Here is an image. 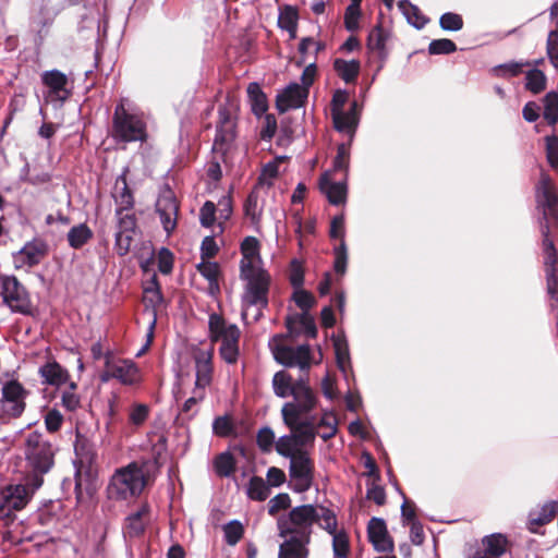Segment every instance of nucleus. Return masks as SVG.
<instances>
[{
    "label": "nucleus",
    "instance_id": "nucleus-1",
    "mask_svg": "<svg viewBox=\"0 0 558 558\" xmlns=\"http://www.w3.org/2000/svg\"><path fill=\"white\" fill-rule=\"evenodd\" d=\"M314 523L331 536L333 558H349L350 537L344 529H339L336 513L323 505H302L291 509L287 519L278 522L281 537L294 535L311 542Z\"/></svg>",
    "mask_w": 558,
    "mask_h": 558
},
{
    "label": "nucleus",
    "instance_id": "nucleus-2",
    "mask_svg": "<svg viewBox=\"0 0 558 558\" xmlns=\"http://www.w3.org/2000/svg\"><path fill=\"white\" fill-rule=\"evenodd\" d=\"M241 253L240 277L245 281L241 316L245 322H257L262 310L267 306L269 276L262 267L259 242L256 238H245L241 244Z\"/></svg>",
    "mask_w": 558,
    "mask_h": 558
},
{
    "label": "nucleus",
    "instance_id": "nucleus-3",
    "mask_svg": "<svg viewBox=\"0 0 558 558\" xmlns=\"http://www.w3.org/2000/svg\"><path fill=\"white\" fill-rule=\"evenodd\" d=\"M274 393L279 398L292 397L281 408V416L284 424H293L298 414H311L318 404V397L308 384L301 377L293 380L286 371L275 373L272 377Z\"/></svg>",
    "mask_w": 558,
    "mask_h": 558
},
{
    "label": "nucleus",
    "instance_id": "nucleus-4",
    "mask_svg": "<svg viewBox=\"0 0 558 558\" xmlns=\"http://www.w3.org/2000/svg\"><path fill=\"white\" fill-rule=\"evenodd\" d=\"M290 434L279 437L276 441V451L290 462L299 456H310L317 436L315 416L311 414H298L293 424H284Z\"/></svg>",
    "mask_w": 558,
    "mask_h": 558
},
{
    "label": "nucleus",
    "instance_id": "nucleus-5",
    "mask_svg": "<svg viewBox=\"0 0 558 558\" xmlns=\"http://www.w3.org/2000/svg\"><path fill=\"white\" fill-rule=\"evenodd\" d=\"M147 482L145 465L131 462L114 471L107 485L106 494L108 499L113 501H130L143 493Z\"/></svg>",
    "mask_w": 558,
    "mask_h": 558
},
{
    "label": "nucleus",
    "instance_id": "nucleus-6",
    "mask_svg": "<svg viewBox=\"0 0 558 558\" xmlns=\"http://www.w3.org/2000/svg\"><path fill=\"white\" fill-rule=\"evenodd\" d=\"M112 135L118 142H145L147 124L142 112L126 98L120 100L113 113Z\"/></svg>",
    "mask_w": 558,
    "mask_h": 558
},
{
    "label": "nucleus",
    "instance_id": "nucleus-7",
    "mask_svg": "<svg viewBox=\"0 0 558 558\" xmlns=\"http://www.w3.org/2000/svg\"><path fill=\"white\" fill-rule=\"evenodd\" d=\"M24 453L32 472L31 485L38 489L44 482L43 474L53 465L54 449L41 434L33 432L26 437Z\"/></svg>",
    "mask_w": 558,
    "mask_h": 558
},
{
    "label": "nucleus",
    "instance_id": "nucleus-8",
    "mask_svg": "<svg viewBox=\"0 0 558 558\" xmlns=\"http://www.w3.org/2000/svg\"><path fill=\"white\" fill-rule=\"evenodd\" d=\"M268 345L274 359L287 367H298L301 372H307L314 363H317L308 344L288 345L282 335L274 336Z\"/></svg>",
    "mask_w": 558,
    "mask_h": 558
},
{
    "label": "nucleus",
    "instance_id": "nucleus-9",
    "mask_svg": "<svg viewBox=\"0 0 558 558\" xmlns=\"http://www.w3.org/2000/svg\"><path fill=\"white\" fill-rule=\"evenodd\" d=\"M209 337L213 342H221L220 356L229 364L236 362L241 331L234 324H228L220 315L211 314L208 319Z\"/></svg>",
    "mask_w": 558,
    "mask_h": 558
},
{
    "label": "nucleus",
    "instance_id": "nucleus-10",
    "mask_svg": "<svg viewBox=\"0 0 558 558\" xmlns=\"http://www.w3.org/2000/svg\"><path fill=\"white\" fill-rule=\"evenodd\" d=\"M162 302L163 298L157 283L156 276H153L150 281H148L144 287L143 303L145 310L143 315L147 317L148 328L146 332V342L137 355H142L146 352L153 342L155 327L157 324V308L162 304Z\"/></svg>",
    "mask_w": 558,
    "mask_h": 558
},
{
    "label": "nucleus",
    "instance_id": "nucleus-11",
    "mask_svg": "<svg viewBox=\"0 0 558 558\" xmlns=\"http://www.w3.org/2000/svg\"><path fill=\"white\" fill-rule=\"evenodd\" d=\"M1 295L3 302L12 312L23 315L32 313L29 295L14 276H4L1 278Z\"/></svg>",
    "mask_w": 558,
    "mask_h": 558
},
{
    "label": "nucleus",
    "instance_id": "nucleus-12",
    "mask_svg": "<svg viewBox=\"0 0 558 558\" xmlns=\"http://www.w3.org/2000/svg\"><path fill=\"white\" fill-rule=\"evenodd\" d=\"M213 356L214 347L211 344L197 345L192 349V359L195 365V386L194 389L206 393V388L213 380Z\"/></svg>",
    "mask_w": 558,
    "mask_h": 558
},
{
    "label": "nucleus",
    "instance_id": "nucleus-13",
    "mask_svg": "<svg viewBox=\"0 0 558 558\" xmlns=\"http://www.w3.org/2000/svg\"><path fill=\"white\" fill-rule=\"evenodd\" d=\"M31 480L27 485H9L1 490L0 515H9L13 510L23 509L28 502L32 494L35 492Z\"/></svg>",
    "mask_w": 558,
    "mask_h": 558
},
{
    "label": "nucleus",
    "instance_id": "nucleus-14",
    "mask_svg": "<svg viewBox=\"0 0 558 558\" xmlns=\"http://www.w3.org/2000/svg\"><path fill=\"white\" fill-rule=\"evenodd\" d=\"M290 485L294 492L308 490L314 480V462L310 456H299L289 465Z\"/></svg>",
    "mask_w": 558,
    "mask_h": 558
},
{
    "label": "nucleus",
    "instance_id": "nucleus-15",
    "mask_svg": "<svg viewBox=\"0 0 558 558\" xmlns=\"http://www.w3.org/2000/svg\"><path fill=\"white\" fill-rule=\"evenodd\" d=\"M28 392L23 385L10 379L2 386L1 405L3 411L13 417L20 416L25 409V399Z\"/></svg>",
    "mask_w": 558,
    "mask_h": 558
},
{
    "label": "nucleus",
    "instance_id": "nucleus-16",
    "mask_svg": "<svg viewBox=\"0 0 558 558\" xmlns=\"http://www.w3.org/2000/svg\"><path fill=\"white\" fill-rule=\"evenodd\" d=\"M218 113L219 120L213 149L223 154L234 138L233 106H220Z\"/></svg>",
    "mask_w": 558,
    "mask_h": 558
},
{
    "label": "nucleus",
    "instance_id": "nucleus-17",
    "mask_svg": "<svg viewBox=\"0 0 558 558\" xmlns=\"http://www.w3.org/2000/svg\"><path fill=\"white\" fill-rule=\"evenodd\" d=\"M111 378H116L124 385H133L140 380L138 368L132 361L107 357L101 379L107 381Z\"/></svg>",
    "mask_w": 558,
    "mask_h": 558
},
{
    "label": "nucleus",
    "instance_id": "nucleus-18",
    "mask_svg": "<svg viewBox=\"0 0 558 558\" xmlns=\"http://www.w3.org/2000/svg\"><path fill=\"white\" fill-rule=\"evenodd\" d=\"M47 244L41 240L27 242L19 252L13 254L15 268H29L41 262L47 255Z\"/></svg>",
    "mask_w": 558,
    "mask_h": 558
},
{
    "label": "nucleus",
    "instance_id": "nucleus-19",
    "mask_svg": "<svg viewBox=\"0 0 558 558\" xmlns=\"http://www.w3.org/2000/svg\"><path fill=\"white\" fill-rule=\"evenodd\" d=\"M308 90L299 83H291L276 98V107L283 113L291 109L301 108L307 99Z\"/></svg>",
    "mask_w": 558,
    "mask_h": 558
},
{
    "label": "nucleus",
    "instance_id": "nucleus-20",
    "mask_svg": "<svg viewBox=\"0 0 558 558\" xmlns=\"http://www.w3.org/2000/svg\"><path fill=\"white\" fill-rule=\"evenodd\" d=\"M367 533L369 542L377 551L391 553L393 550V542L383 519L372 518L367 525Z\"/></svg>",
    "mask_w": 558,
    "mask_h": 558
},
{
    "label": "nucleus",
    "instance_id": "nucleus-21",
    "mask_svg": "<svg viewBox=\"0 0 558 558\" xmlns=\"http://www.w3.org/2000/svg\"><path fill=\"white\" fill-rule=\"evenodd\" d=\"M41 81L48 88V98L50 100L64 101L70 92L66 89L68 77L58 70L45 71L41 74Z\"/></svg>",
    "mask_w": 558,
    "mask_h": 558
},
{
    "label": "nucleus",
    "instance_id": "nucleus-22",
    "mask_svg": "<svg viewBox=\"0 0 558 558\" xmlns=\"http://www.w3.org/2000/svg\"><path fill=\"white\" fill-rule=\"evenodd\" d=\"M178 204L170 193L160 196L156 203V209L165 231L170 234L177 226Z\"/></svg>",
    "mask_w": 558,
    "mask_h": 558
},
{
    "label": "nucleus",
    "instance_id": "nucleus-23",
    "mask_svg": "<svg viewBox=\"0 0 558 558\" xmlns=\"http://www.w3.org/2000/svg\"><path fill=\"white\" fill-rule=\"evenodd\" d=\"M150 521V507L143 504L140 508L125 518L123 533L130 537L140 536Z\"/></svg>",
    "mask_w": 558,
    "mask_h": 558
},
{
    "label": "nucleus",
    "instance_id": "nucleus-24",
    "mask_svg": "<svg viewBox=\"0 0 558 558\" xmlns=\"http://www.w3.org/2000/svg\"><path fill=\"white\" fill-rule=\"evenodd\" d=\"M319 187L332 205H340L345 202V182H332L330 179V172H326L322 175L319 180Z\"/></svg>",
    "mask_w": 558,
    "mask_h": 558
},
{
    "label": "nucleus",
    "instance_id": "nucleus-25",
    "mask_svg": "<svg viewBox=\"0 0 558 558\" xmlns=\"http://www.w3.org/2000/svg\"><path fill=\"white\" fill-rule=\"evenodd\" d=\"M288 538L280 545L278 558H307L310 542L304 538L288 535Z\"/></svg>",
    "mask_w": 558,
    "mask_h": 558
},
{
    "label": "nucleus",
    "instance_id": "nucleus-26",
    "mask_svg": "<svg viewBox=\"0 0 558 558\" xmlns=\"http://www.w3.org/2000/svg\"><path fill=\"white\" fill-rule=\"evenodd\" d=\"M357 104L353 101L350 105L348 110H343L340 113H336L332 117L335 129L342 133H348L352 135L357 125V113H356Z\"/></svg>",
    "mask_w": 558,
    "mask_h": 558
},
{
    "label": "nucleus",
    "instance_id": "nucleus-27",
    "mask_svg": "<svg viewBox=\"0 0 558 558\" xmlns=\"http://www.w3.org/2000/svg\"><path fill=\"white\" fill-rule=\"evenodd\" d=\"M39 374L44 383L60 387L69 379L68 372L57 362H48L39 368Z\"/></svg>",
    "mask_w": 558,
    "mask_h": 558
},
{
    "label": "nucleus",
    "instance_id": "nucleus-28",
    "mask_svg": "<svg viewBox=\"0 0 558 558\" xmlns=\"http://www.w3.org/2000/svg\"><path fill=\"white\" fill-rule=\"evenodd\" d=\"M129 172V168L125 167L122 173L117 178L114 183L113 196L117 203L120 205L121 209L125 210L133 206V196L131 191L129 190L126 182V174Z\"/></svg>",
    "mask_w": 558,
    "mask_h": 558
},
{
    "label": "nucleus",
    "instance_id": "nucleus-29",
    "mask_svg": "<svg viewBox=\"0 0 558 558\" xmlns=\"http://www.w3.org/2000/svg\"><path fill=\"white\" fill-rule=\"evenodd\" d=\"M316 432L324 440L332 438L338 432V421L331 410H323L318 422L315 421Z\"/></svg>",
    "mask_w": 558,
    "mask_h": 558
},
{
    "label": "nucleus",
    "instance_id": "nucleus-30",
    "mask_svg": "<svg viewBox=\"0 0 558 558\" xmlns=\"http://www.w3.org/2000/svg\"><path fill=\"white\" fill-rule=\"evenodd\" d=\"M558 511V504L550 501L545 504L537 512L530 514L529 526L532 532H536V527L550 522Z\"/></svg>",
    "mask_w": 558,
    "mask_h": 558
},
{
    "label": "nucleus",
    "instance_id": "nucleus-31",
    "mask_svg": "<svg viewBox=\"0 0 558 558\" xmlns=\"http://www.w3.org/2000/svg\"><path fill=\"white\" fill-rule=\"evenodd\" d=\"M247 96L252 107V111L256 116L264 114L268 109V101L265 93L262 90L258 83L253 82L247 86Z\"/></svg>",
    "mask_w": 558,
    "mask_h": 558
},
{
    "label": "nucleus",
    "instance_id": "nucleus-32",
    "mask_svg": "<svg viewBox=\"0 0 558 558\" xmlns=\"http://www.w3.org/2000/svg\"><path fill=\"white\" fill-rule=\"evenodd\" d=\"M398 7L408 22L414 27L420 29L427 23V19L421 13L420 9L408 0L399 1Z\"/></svg>",
    "mask_w": 558,
    "mask_h": 558
},
{
    "label": "nucleus",
    "instance_id": "nucleus-33",
    "mask_svg": "<svg viewBox=\"0 0 558 558\" xmlns=\"http://www.w3.org/2000/svg\"><path fill=\"white\" fill-rule=\"evenodd\" d=\"M278 26L290 33L291 37H295L298 26V11L291 7L286 5L279 12Z\"/></svg>",
    "mask_w": 558,
    "mask_h": 558
},
{
    "label": "nucleus",
    "instance_id": "nucleus-34",
    "mask_svg": "<svg viewBox=\"0 0 558 558\" xmlns=\"http://www.w3.org/2000/svg\"><path fill=\"white\" fill-rule=\"evenodd\" d=\"M92 236V230L85 223H81L70 229L68 233V241L71 247L80 248L87 243Z\"/></svg>",
    "mask_w": 558,
    "mask_h": 558
},
{
    "label": "nucleus",
    "instance_id": "nucleus-35",
    "mask_svg": "<svg viewBox=\"0 0 558 558\" xmlns=\"http://www.w3.org/2000/svg\"><path fill=\"white\" fill-rule=\"evenodd\" d=\"M246 494L253 500L264 501L268 498L270 489L262 477L253 476L248 482Z\"/></svg>",
    "mask_w": 558,
    "mask_h": 558
},
{
    "label": "nucleus",
    "instance_id": "nucleus-36",
    "mask_svg": "<svg viewBox=\"0 0 558 558\" xmlns=\"http://www.w3.org/2000/svg\"><path fill=\"white\" fill-rule=\"evenodd\" d=\"M335 70L344 82L350 83L355 80L360 72V62L356 60L345 61L337 59L335 61Z\"/></svg>",
    "mask_w": 558,
    "mask_h": 558
},
{
    "label": "nucleus",
    "instance_id": "nucleus-37",
    "mask_svg": "<svg viewBox=\"0 0 558 558\" xmlns=\"http://www.w3.org/2000/svg\"><path fill=\"white\" fill-rule=\"evenodd\" d=\"M388 40V33L380 26H375L367 38V47L371 50L377 51L379 54L385 52L386 43Z\"/></svg>",
    "mask_w": 558,
    "mask_h": 558
},
{
    "label": "nucleus",
    "instance_id": "nucleus-38",
    "mask_svg": "<svg viewBox=\"0 0 558 558\" xmlns=\"http://www.w3.org/2000/svg\"><path fill=\"white\" fill-rule=\"evenodd\" d=\"M483 543L485 546V550L481 555H489L495 558H498L506 551L507 541L500 534L487 536L485 537Z\"/></svg>",
    "mask_w": 558,
    "mask_h": 558
},
{
    "label": "nucleus",
    "instance_id": "nucleus-39",
    "mask_svg": "<svg viewBox=\"0 0 558 558\" xmlns=\"http://www.w3.org/2000/svg\"><path fill=\"white\" fill-rule=\"evenodd\" d=\"M149 415V407L144 403H133L128 411V422L134 427L142 426Z\"/></svg>",
    "mask_w": 558,
    "mask_h": 558
},
{
    "label": "nucleus",
    "instance_id": "nucleus-40",
    "mask_svg": "<svg viewBox=\"0 0 558 558\" xmlns=\"http://www.w3.org/2000/svg\"><path fill=\"white\" fill-rule=\"evenodd\" d=\"M544 119L551 125L558 122V94L548 93L544 98Z\"/></svg>",
    "mask_w": 558,
    "mask_h": 558
},
{
    "label": "nucleus",
    "instance_id": "nucleus-41",
    "mask_svg": "<svg viewBox=\"0 0 558 558\" xmlns=\"http://www.w3.org/2000/svg\"><path fill=\"white\" fill-rule=\"evenodd\" d=\"M284 160L286 157L280 156L266 163L259 175V184L270 186L279 173V165Z\"/></svg>",
    "mask_w": 558,
    "mask_h": 558
},
{
    "label": "nucleus",
    "instance_id": "nucleus-42",
    "mask_svg": "<svg viewBox=\"0 0 558 558\" xmlns=\"http://www.w3.org/2000/svg\"><path fill=\"white\" fill-rule=\"evenodd\" d=\"M335 352L337 359V365L339 369L345 374L348 368L350 367V354L349 347L344 339H336L335 340Z\"/></svg>",
    "mask_w": 558,
    "mask_h": 558
},
{
    "label": "nucleus",
    "instance_id": "nucleus-43",
    "mask_svg": "<svg viewBox=\"0 0 558 558\" xmlns=\"http://www.w3.org/2000/svg\"><path fill=\"white\" fill-rule=\"evenodd\" d=\"M525 87L533 94H538L546 87V76L537 69L527 71Z\"/></svg>",
    "mask_w": 558,
    "mask_h": 558
},
{
    "label": "nucleus",
    "instance_id": "nucleus-44",
    "mask_svg": "<svg viewBox=\"0 0 558 558\" xmlns=\"http://www.w3.org/2000/svg\"><path fill=\"white\" fill-rule=\"evenodd\" d=\"M197 270L204 278H206L209 281V286L211 289L214 286L218 288L219 266L217 263L210 262L208 259H203L197 265Z\"/></svg>",
    "mask_w": 558,
    "mask_h": 558
},
{
    "label": "nucleus",
    "instance_id": "nucleus-45",
    "mask_svg": "<svg viewBox=\"0 0 558 558\" xmlns=\"http://www.w3.org/2000/svg\"><path fill=\"white\" fill-rule=\"evenodd\" d=\"M256 441L258 448L265 453L270 452L274 448L276 449V436L274 430L268 426L258 430Z\"/></svg>",
    "mask_w": 558,
    "mask_h": 558
},
{
    "label": "nucleus",
    "instance_id": "nucleus-46",
    "mask_svg": "<svg viewBox=\"0 0 558 558\" xmlns=\"http://www.w3.org/2000/svg\"><path fill=\"white\" fill-rule=\"evenodd\" d=\"M235 461L231 453H220L215 460V470L220 476H229L233 473Z\"/></svg>",
    "mask_w": 558,
    "mask_h": 558
},
{
    "label": "nucleus",
    "instance_id": "nucleus-47",
    "mask_svg": "<svg viewBox=\"0 0 558 558\" xmlns=\"http://www.w3.org/2000/svg\"><path fill=\"white\" fill-rule=\"evenodd\" d=\"M293 300L295 304L302 310V314H307L315 304L314 295L302 288L295 289L293 293Z\"/></svg>",
    "mask_w": 558,
    "mask_h": 558
},
{
    "label": "nucleus",
    "instance_id": "nucleus-48",
    "mask_svg": "<svg viewBox=\"0 0 558 558\" xmlns=\"http://www.w3.org/2000/svg\"><path fill=\"white\" fill-rule=\"evenodd\" d=\"M439 24L444 31L457 32L463 27V20L457 13L447 12L440 16Z\"/></svg>",
    "mask_w": 558,
    "mask_h": 558
},
{
    "label": "nucleus",
    "instance_id": "nucleus-49",
    "mask_svg": "<svg viewBox=\"0 0 558 558\" xmlns=\"http://www.w3.org/2000/svg\"><path fill=\"white\" fill-rule=\"evenodd\" d=\"M133 232L128 230H118L116 234V250L119 255H125L132 245Z\"/></svg>",
    "mask_w": 558,
    "mask_h": 558
},
{
    "label": "nucleus",
    "instance_id": "nucleus-50",
    "mask_svg": "<svg viewBox=\"0 0 558 558\" xmlns=\"http://www.w3.org/2000/svg\"><path fill=\"white\" fill-rule=\"evenodd\" d=\"M456 44L447 38L435 39L430 41L428 46V51L430 54H441V53H451L456 51Z\"/></svg>",
    "mask_w": 558,
    "mask_h": 558
},
{
    "label": "nucleus",
    "instance_id": "nucleus-51",
    "mask_svg": "<svg viewBox=\"0 0 558 558\" xmlns=\"http://www.w3.org/2000/svg\"><path fill=\"white\" fill-rule=\"evenodd\" d=\"M213 430L217 436L228 437L234 432L233 424L228 416H219L213 423Z\"/></svg>",
    "mask_w": 558,
    "mask_h": 558
},
{
    "label": "nucleus",
    "instance_id": "nucleus-52",
    "mask_svg": "<svg viewBox=\"0 0 558 558\" xmlns=\"http://www.w3.org/2000/svg\"><path fill=\"white\" fill-rule=\"evenodd\" d=\"M223 532L226 542L235 545L243 536V526L240 522L232 521L225 526Z\"/></svg>",
    "mask_w": 558,
    "mask_h": 558
},
{
    "label": "nucleus",
    "instance_id": "nucleus-53",
    "mask_svg": "<svg viewBox=\"0 0 558 558\" xmlns=\"http://www.w3.org/2000/svg\"><path fill=\"white\" fill-rule=\"evenodd\" d=\"M350 149L345 144H340L337 149V156L333 160V171H347L349 168Z\"/></svg>",
    "mask_w": 558,
    "mask_h": 558
},
{
    "label": "nucleus",
    "instance_id": "nucleus-54",
    "mask_svg": "<svg viewBox=\"0 0 558 558\" xmlns=\"http://www.w3.org/2000/svg\"><path fill=\"white\" fill-rule=\"evenodd\" d=\"M76 385L70 384L68 390H64L61 396V403L68 411H75L80 407V397L74 392Z\"/></svg>",
    "mask_w": 558,
    "mask_h": 558
},
{
    "label": "nucleus",
    "instance_id": "nucleus-55",
    "mask_svg": "<svg viewBox=\"0 0 558 558\" xmlns=\"http://www.w3.org/2000/svg\"><path fill=\"white\" fill-rule=\"evenodd\" d=\"M291 499L288 494H278L268 502V512L270 515L277 514L279 511L290 507Z\"/></svg>",
    "mask_w": 558,
    "mask_h": 558
},
{
    "label": "nucleus",
    "instance_id": "nucleus-56",
    "mask_svg": "<svg viewBox=\"0 0 558 558\" xmlns=\"http://www.w3.org/2000/svg\"><path fill=\"white\" fill-rule=\"evenodd\" d=\"M360 5L357 3H351L344 13V23L348 31L353 32L359 27V19H360Z\"/></svg>",
    "mask_w": 558,
    "mask_h": 558
},
{
    "label": "nucleus",
    "instance_id": "nucleus-57",
    "mask_svg": "<svg viewBox=\"0 0 558 558\" xmlns=\"http://www.w3.org/2000/svg\"><path fill=\"white\" fill-rule=\"evenodd\" d=\"M545 142L547 161L553 168H558V137L546 136Z\"/></svg>",
    "mask_w": 558,
    "mask_h": 558
},
{
    "label": "nucleus",
    "instance_id": "nucleus-58",
    "mask_svg": "<svg viewBox=\"0 0 558 558\" xmlns=\"http://www.w3.org/2000/svg\"><path fill=\"white\" fill-rule=\"evenodd\" d=\"M216 220V205L207 201L199 211V221L203 227H211Z\"/></svg>",
    "mask_w": 558,
    "mask_h": 558
},
{
    "label": "nucleus",
    "instance_id": "nucleus-59",
    "mask_svg": "<svg viewBox=\"0 0 558 558\" xmlns=\"http://www.w3.org/2000/svg\"><path fill=\"white\" fill-rule=\"evenodd\" d=\"M347 259H348L347 246H345V242L342 241L339 244V246L335 247V265H333V267L338 274L342 275L345 272Z\"/></svg>",
    "mask_w": 558,
    "mask_h": 558
},
{
    "label": "nucleus",
    "instance_id": "nucleus-60",
    "mask_svg": "<svg viewBox=\"0 0 558 558\" xmlns=\"http://www.w3.org/2000/svg\"><path fill=\"white\" fill-rule=\"evenodd\" d=\"M63 423V416L60 411L56 409H51L45 415V425L47 430L50 433H54L60 429Z\"/></svg>",
    "mask_w": 558,
    "mask_h": 558
},
{
    "label": "nucleus",
    "instance_id": "nucleus-61",
    "mask_svg": "<svg viewBox=\"0 0 558 558\" xmlns=\"http://www.w3.org/2000/svg\"><path fill=\"white\" fill-rule=\"evenodd\" d=\"M349 100V94L345 90L338 89L335 92L331 100V117L342 112Z\"/></svg>",
    "mask_w": 558,
    "mask_h": 558
},
{
    "label": "nucleus",
    "instance_id": "nucleus-62",
    "mask_svg": "<svg viewBox=\"0 0 558 558\" xmlns=\"http://www.w3.org/2000/svg\"><path fill=\"white\" fill-rule=\"evenodd\" d=\"M173 267V257L169 250L162 248L158 255V269L160 272L168 275Z\"/></svg>",
    "mask_w": 558,
    "mask_h": 558
},
{
    "label": "nucleus",
    "instance_id": "nucleus-63",
    "mask_svg": "<svg viewBox=\"0 0 558 558\" xmlns=\"http://www.w3.org/2000/svg\"><path fill=\"white\" fill-rule=\"evenodd\" d=\"M366 497L379 506L384 505L386 501V493L384 488L375 483L367 488Z\"/></svg>",
    "mask_w": 558,
    "mask_h": 558
},
{
    "label": "nucleus",
    "instance_id": "nucleus-64",
    "mask_svg": "<svg viewBox=\"0 0 558 558\" xmlns=\"http://www.w3.org/2000/svg\"><path fill=\"white\" fill-rule=\"evenodd\" d=\"M202 259H209L214 257L218 252V246L213 236H206L201 246Z\"/></svg>",
    "mask_w": 558,
    "mask_h": 558
}]
</instances>
